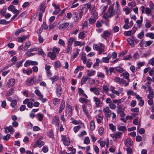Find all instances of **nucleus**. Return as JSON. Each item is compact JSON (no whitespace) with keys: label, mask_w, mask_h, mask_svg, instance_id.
<instances>
[{"label":"nucleus","mask_w":154,"mask_h":154,"mask_svg":"<svg viewBox=\"0 0 154 154\" xmlns=\"http://www.w3.org/2000/svg\"><path fill=\"white\" fill-rule=\"evenodd\" d=\"M116 13H117L114 10L113 6L111 5L109 7L107 13H105L103 14V17L105 19L111 18Z\"/></svg>","instance_id":"obj_1"},{"label":"nucleus","mask_w":154,"mask_h":154,"mask_svg":"<svg viewBox=\"0 0 154 154\" xmlns=\"http://www.w3.org/2000/svg\"><path fill=\"white\" fill-rule=\"evenodd\" d=\"M93 48L95 50H99V54L104 51V45L101 43L95 44L93 45Z\"/></svg>","instance_id":"obj_2"},{"label":"nucleus","mask_w":154,"mask_h":154,"mask_svg":"<svg viewBox=\"0 0 154 154\" xmlns=\"http://www.w3.org/2000/svg\"><path fill=\"white\" fill-rule=\"evenodd\" d=\"M83 111L84 113L88 117L89 116V112L91 108V103L84 104L82 106Z\"/></svg>","instance_id":"obj_3"},{"label":"nucleus","mask_w":154,"mask_h":154,"mask_svg":"<svg viewBox=\"0 0 154 154\" xmlns=\"http://www.w3.org/2000/svg\"><path fill=\"white\" fill-rule=\"evenodd\" d=\"M42 137H41L38 139L36 142H33L32 143V145L33 148H35L38 147L39 148H41L42 146L44 145L45 143L44 141L42 140Z\"/></svg>","instance_id":"obj_4"},{"label":"nucleus","mask_w":154,"mask_h":154,"mask_svg":"<svg viewBox=\"0 0 154 154\" xmlns=\"http://www.w3.org/2000/svg\"><path fill=\"white\" fill-rule=\"evenodd\" d=\"M83 11L80 10L79 12H75L73 14L74 20L77 21L79 20H81L83 15Z\"/></svg>","instance_id":"obj_5"},{"label":"nucleus","mask_w":154,"mask_h":154,"mask_svg":"<svg viewBox=\"0 0 154 154\" xmlns=\"http://www.w3.org/2000/svg\"><path fill=\"white\" fill-rule=\"evenodd\" d=\"M97 12H94L93 15L91 16V18L89 20V23L91 24H93L94 23L97 18Z\"/></svg>","instance_id":"obj_6"},{"label":"nucleus","mask_w":154,"mask_h":154,"mask_svg":"<svg viewBox=\"0 0 154 154\" xmlns=\"http://www.w3.org/2000/svg\"><path fill=\"white\" fill-rule=\"evenodd\" d=\"M61 140L63 142L64 144L66 146H69L70 143L69 138L66 136L63 135H61Z\"/></svg>","instance_id":"obj_7"},{"label":"nucleus","mask_w":154,"mask_h":154,"mask_svg":"<svg viewBox=\"0 0 154 154\" xmlns=\"http://www.w3.org/2000/svg\"><path fill=\"white\" fill-rule=\"evenodd\" d=\"M122 134V133L121 132L117 131L115 134H111L110 135L114 140H116L120 138Z\"/></svg>","instance_id":"obj_8"},{"label":"nucleus","mask_w":154,"mask_h":154,"mask_svg":"<svg viewBox=\"0 0 154 154\" xmlns=\"http://www.w3.org/2000/svg\"><path fill=\"white\" fill-rule=\"evenodd\" d=\"M69 25V23L67 22L61 23L59 25L58 29L61 31H63L68 27Z\"/></svg>","instance_id":"obj_9"},{"label":"nucleus","mask_w":154,"mask_h":154,"mask_svg":"<svg viewBox=\"0 0 154 154\" xmlns=\"http://www.w3.org/2000/svg\"><path fill=\"white\" fill-rule=\"evenodd\" d=\"M93 100L94 102H95L96 106L97 107H99L101 103L100 98L95 96L93 97Z\"/></svg>","instance_id":"obj_10"},{"label":"nucleus","mask_w":154,"mask_h":154,"mask_svg":"<svg viewBox=\"0 0 154 154\" xmlns=\"http://www.w3.org/2000/svg\"><path fill=\"white\" fill-rule=\"evenodd\" d=\"M66 112L68 113L69 116H71L72 115V107L70 105H67L66 107Z\"/></svg>","instance_id":"obj_11"},{"label":"nucleus","mask_w":154,"mask_h":154,"mask_svg":"<svg viewBox=\"0 0 154 154\" xmlns=\"http://www.w3.org/2000/svg\"><path fill=\"white\" fill-rule=\"evenodd\" d=\"M114 82L119 84H123L125 83V81L123 79H121L119 77H116Z\"/></svg>","instance_id":"obj_12"},{"label":"nucleus","mask_w":154,"mask_h":154,"mask_svg":"<svg viewBox=\"0 0 154 154\" xmlns=\"http://www.w3.org/2000/svg\"><path fill=\"white\" fill-rule=\"evenodd\" d=\"M15 83V79H9L7 83V85L8 86L9 88L13 86Z\"/></svg>","instance_id":"obj_13"},{"label":"nucleus","mask_w":154,"mask_h":154,"mask_svg":"<svg viewBox=\"0 0 154 154\" xmlns=\"http://www.w3.org/2000/svg\"><path fill=\"white\" fill-rule=\"evenodd\" d=\"M90 91L93 92L95 94L98 95L100 94V89L96 87H93L90 88Z\"/></svg>","instance_id":"obj_14"},{"label":"nucleus","mask_w":154,"mask_h":154,"mask_svg":"<svg viewBox=\"0 0 154 154\" xmlns=\"http://www.w3.org/2000/svg\"><path fill=\"white\" fill-rule=\"evenodd\" d=\"M52 123L55 125H58L59 124V117L55 116L53 119Z\"/></svg>","instance_id":"obj_15"},{"label":"nucleus","mask_w":154,"mask_h":154,"mask_svg":"<svg viewBox=\"0 0 154 154\" xmlns=\"http://www.w3.org/2000/svg\"><path fill=\"white\" fill-rule=\"evenodd\" d=\"M124 143L126 146H129L133 144V142L130 138H127L125 140Z\"/></svg>","instance_id":"obj_16"},{"label":"nucleus","mask_w":154,"mask_h":154,"mask_svg":"<svg viewBox=\"0 0 154 154\" xmlns=\"http://www.w3.org/2000/svg\"><path fill=\"white\" fill-rule=\"evenodd\" d=\"M35 78L34 77L28 79L27 80V82L26 83V85H31L34 84L35 83Z\"/></svg>","instance_id":"obj_17"},{"label":"nucleus","mask_w":154,"mask_h":154,"mask_svg":"<svg viewBox=\"0 0 154 154\" xmlns=\"http://www.w3.org/2000/svg\"><path fill=\"white\" fill-rule=\"evenodd\" d=\"M5 131L6 133L9 132L10 134L13 133V128L10 125L9 127H7L5 128Z\"/></svg>","instance_id":"obj_18"},{"label":"nucleus","mask_w":154,"mask_h":154,"mask_svg":"<svg viewBox=\"0 0 154 154\" xmlns=\"http://www.w3.org/2000/svg\"><path fill=\"white\" fill-rule=\"evenodd\" d=\"M112 57V55L110 54H109L107 57H103L102 60L103 61L106 63H108L109 62V60Z\"/></svg>","instance_id":"obj_19"},{"label":"nucleus","mask_w":154,"mask_h":154,"mask_svg":"<svg viewBox=\"0 0 154 154\" xmlns=\"http://www.w3.org/2000/svg\"><path fill=\"white\" fill-rule=\"evenodd\" d=\"M79 101L82 103H85L86 104H89L91 103L90 101L85 98L83 97H80L79 99Z\"/></svg>","instance_id":"obj_20"},{"label":"nucleus","mask_w":154,"mask_h":154,"mask_svg":"<svg viewBox=\"0 0 154 154\" xmlns=\"http://www.w3.org/2000/svg\"><path fill=\"white\" fill-rule=\"evenodd\" d=\"M8 10L13 13H15L19 10L15 8V7L13 5H10L8 8Z\"/></svg>","instance_id":"obj_21"},{"label":"nucleus","mask_w":154,"mask_h":154,"mask_svg":"<svg viewBox=\"0 0 154 154\" xmlns=\"http://www.w3.org/2000/svg\"><path fill=\"white\" fill-rule=\"evenodd\" d=\"M136 30H131L126 31L124 32V34L126 36H130L131 35L134 34L135 33Z\"/></svg>","instance_id":"obj_22"},{"label":"nucleus","mask_w":154,"mask_h":154,"mask_svg":"<svg viewBox=\"0 0 154 154\" xmlns=\"http://www.w3.org/2000/svg\"><path fill=\"white\" fill-rule=\"evenodd\" d=\"M28 37V35L26 36L25 35L19 37L18 38V42H22L26 39Z\"/></svg>","instance_id":"obj_23"},{"label":"nucleus","mask_w":154,"mask_h":154,"mask_svg":"<svg viewBox=\"0 0 154 154\" xmlns=\"http://www.w3.org/2000/svg\"><path fill=\"white\" fill-rule=\"evenodd\" d=\"M78 92L79 93L80 96H81L86 98H88L87 95L84 93V91L82 88H79Z\"/></svg>","instance_id":"obj_24"},{"label":"nucleus","mask_w":154,"mask_h":154,"mask_svg":"<svg viewBox=\"0 0 154 154\" xmlns=\"http://www.w3.org/2000/svg\"><path fill=\"white\" fill-rule=\"evenodd\" d=\"M62 93V88L61 86L59 85H57V94L58 96H60Z\"/></svg>","instance_id":"obj_25"},{"label":"nucleus","mask_w":154,"mask_h":154,"mask_svg":"<svg viewBox=\"0 0 154 154\" xmlns=\"http://www.w3.org/2000/svg\"><path fill=\"white\" fill-rule=\"evenodd\" d=\"M35 93L38 97V99H42L43 97V96L41 94L40 91L38 89H36L35 91Z\"/></svg>","instance_id":"obj_26"},{"label":"nucleus","mask_w":154,"mask_h":154,"mask_svg":"<svg viewBox=\"0 0 154 154\" xmlns=\"http://www.w3.org/2000/svg\"><path fill=\"white\" fill-rule=\"evenodd\" d=\"M124 101V99L122 98L120 99L116 100L115 99L112 100V102L114 103H116L117 105L122 103Z\"/></svg>","instance_id":"obj_27"},{"label":"nucleus","mask_w":154,"mask_h":154,"mask_svg":"<svg viewBox=\"0 0 154 154\" xmlns=\"http://www.w3.org/2000/svg\"><path fill=\"white\" fill-rule=\"evenodd\" d=\"M6 11L4 12L3 11H1V13L3 14V16L6 19H8L11 17V15L8 13H5Z\"/></svg>","instance_id":"obj_28"},{"label":"nucleus","mask_w":154,"mask_h":154,"mask_svg":"<svg viewBox=\"0 0 154 154\" xmlns=\"http://www.w3.org/2000/svg\"><path fill=\"white\" fill-rule=\"evenodd\" d=\"M123 11H124L126 15H128L132 11V10L129 9L127 7H125L123 8Z\"/></svg>","instance_id":"obj_29"},{"label":"nucleus","mask_w":154,"mask_h":154,"mask_svg":"<svg viewBox=\"0 0 154 154\" xmlns=\"http://www.w3.org/2000/svg\"><path fill=\"white\" fill-rule=\"evenodd\" d=\"M140 20H137L136 21V23H137V26L139 27H140L143 21V17L142 16L140 17Z\"/></svg>","instance_id":"obj_30"},{"label":"nucleus","mask_w":154,"mask_h":154,"mask_svg":"<svg viewBox=\"0 0 154 154\" xmlns=\"http://www.w3.org/2000/svg\"><path fill=\"white\" fill-rule=\"evenodd\" d=\"M152 9L148 8H146L145 13L148 16L152 15Z\"/></svg>","instance_id":"obj_31"},{"label":"nucleus","mask_w":154,"mask_h":154,"mask_svg":"<svg viewBox=\"0 0 154 154\" xmlns=\"http://www.w3.org/2000/svg\"><path fill=\"white\" fill-rule=\"evenodd\" d=\"M48 55L51 59L53 60L56 57V54L53 52H49L48 53Z\"/></svg>","instance_id":"obj_32"},{"label":"nucleus","mask_w":154,"mask_h":154,"mask_svg":"<svg viewBox=\"0 0 154 154\" xmlns=\"http://www.w3.org/2000/svg\"><path fill=\"white\" fill-rule=\"evenodd\" d=\"M114 10L117 13L119 10L118 2H116V4L115 5L114 4Z\"/></svg>","instance_id":"obj_33"},{"label":"nucleus","mask_w":154,"mask_h":154,"mask_svg":"<svg viewBox=\"0 0 154 154\" xmlns=\"http://www.w3.org/2000/svg\"><path fill=\"white\" fill-rule=\"evenodd\" d=\"M125 24L123 26V28L124 29H127L129 28V26L128 25L129 23V20L128 19H126L125 20Z\"/></svg>","instance_id":"obj_34"},{"label":"nucleus","mask_w":154,"mask_h":154,"mask_svg":"<svg viewBox=\"0 0 154 154\" xmlns=\"http://www.w3.org/2000/svg\"><path fill=\"white\" fill-rule=\"evenodd\" d=\"M110 34V32L107 31H105L103 32V34L101 35L102 37L103 38L109 36Z\"/></svg>","instance_id":"obj_35"},{"label":"nucleus","mask_w":154,"mask_h":154,"mask_svg":"<svg viewBox=\"0 0 154 154\" xmlns=\"http://www.w3.org/2000/svg\"><path fill=\"white\" fill-rule=\"evenodd\" d=\"M90 129L92 131H93L95 129V125L94 122L93 120H92L90 122Z\"/></svg>","instance_id":"obj_36"},{"label":"nucleus","mask_w":154,"mask_h":154,"mask_svg":"<svg viewBox=\"0 0 154 154\" xmlns=\"http://www.w3.org/2000/svg\"><path fill=\"white\" fill-rule=\"evenodd\" d=\"M25 30L23 29H17L15 33V35L16 36H17L21 33L24 32Z\"/></svg>","instance_id":"obj_37"},{"label":"nucleus","mask_w":154,"mask_h":154,"mask_svg":"<svg viewBox=\"0 0 154 154\" xmlns=\"http://www.w3.org/2000/svg\"><path fill=\"white\" fill-rule=\"evenodd\" d=\"M96 118L97 122L99 123L101 122V121L103 120V116L101 115H98L96 116Z\"/></svg>","instance_id":"obj_38"},{"label":"nucleus","mask_w":154,"mask_h":154,"mask_svg":"<svg viewBox=\"0 0 154 154\" xmlns=\"http://www.w3.org/2000/svg\"><path fill=\"white\" fill-rule=\"evenodd\" d=\"M117 127V129L119 131H123L126 130V128L125 126L118 125Z\"/></svg>","instance_id":"obj_39"},{"label":"nucleus","mask_w":154,"mask_h":154,"mask_svg":"<svg viewBox=\"0 0 154 154\" xmlns=\"http://www.w3.org/2000/svg\"><path fill=\"white\" fill-rule=\"evenodd\" d=\"M85 6L86 7V11L88 10H89V11H90L92 8L91 6V2H90L86 4L85 5Z\"/></svg>","instance_id":"obj_40"},{"label":"nucleus","mask_w":154,"mask_h":154,"mask_svg":"<svg viewBox=\"0 0 154 154\" xmlns=\"http://www.w3.org/2000/svg\"><path fill=\"white\" fill-rule=\"evenodd\" d=\"M109 128L113 132H115L116 131V127L115 125H114L113 124L110 123L109 124Z\"/></svg>","instance_id":"obj_41"},{"label":"nucleus","mask_w":154,"mask_h":154,"mask_svg":"<svg viewBox=\"0 0 154 154\" xmlns=\"http://www.w3.org/2000/svg\"><path fill=\"white\" fill-rule=\"evenodd\" d=\"M88 79V77L87 76H83L81 82V84L82 85L84 84Z\"/></svg>","instance_id":"obj_42"},{"label":"nucleus","mask_w":154,"mask_h":154,"mask_svg":"<svg viewBox=\"0 0 154 154\" xmlns=\"http://www.w3.org/2000/svg\"><path fill=\"white\" fill-rule=\"evenodd\" d=\"M146 37H149L151 39H154V34L152 32L147 33L146 35Z\"/></svg>","instance_id":"obj_43"},{"label":"nucleus","mask_w":154,"mask_h":154,"mask_svg":"<svg viewBox=\"0 0 154 154\" xmlns=\"http://www.w3.org/2000/svg\"><path fill=\"white\" fill-rule=\"evenodd\" d=\"M20 11H17L15 13H13V14H15L11 18V20L10 21V22L13 20L15 18H16L18 15L19 14V13H20Z\"/></svg>","instance_id":"obj_44"},{"label":"nucleus","mask_w":154,"mask_h":154,"mask_svg":"<svg viewBox=\"0 0 154 154\" xmlns=\"http://www.w3.org/2000/svg\"><path fill=\"white\" fill-rule=\"evenodd\" d=\"M43 116V114L42 113H38L37 115V118L40 121H42Z\"/></svg>","instance_id":"obj_45"},{"label":"nucleus","mask_w":154,"mask_h":154,"mask_svg":"<svg viewBox=\"0 0 154 154\" xmlns=\"http://www.w3.org/2000/svg\"><path fill=\"white\" fill-rule=\"evenodd\" d=\"M65 106V103L64 102H62L61 104L60 108L59 110V112H61L62 110L64 109Z\"/></svg>","instance_id":"obj_46"},{"label":"nucleus","mask_w":154,"mask_h":154,"mask_svg":"<svg viewBox=\"0 0 154 154\" xmlns=\"http://www.w3.org/2000/svg\"><path fill=\"white\" fill-rule=\"evenodd\" d=\"M40 11L42 12V13H44L45 11V4L44 3H42L40 5Z\"/></svg>","instance_id":"obj_47"},{"label":"nucleus","mask_w":154,"mask_h":154,"mask_svg":"<svg viewBox=\"0 0 154 154\" xmlns=\"http://www.w3.org/2000/svg\"><path fill=\"white\" fill-rule=\"evenodd\" d=\"M85 34L83 31L80 32L79 34L78 37L80 39H83L85 38Z\"/></svg>","instance_id":"obj_48"},{"label":"nucleus","mask_w":154,"mask_h":154,"mask_svg":"<svg viewBox=\"0 0 154 154\" xmlns=\"http://www.w3.org/2000/svg\"><path fill=\"white\" fill-rule=\"evenodd\" d=\"M71 45H68V47L66 49V53L71 54V53L72 48Z\"/></svg>","instance_id":"obj_49"},{"label":"nucleus","mask_w":154,"mask_h":154,"mask_svg":"<svg viewBox=\"0 0 154 154\" xmlns=\"http://www.w3.org/2000/svg\"><path fill=\"white\" fill-rule=\"evenodd\" d=\"M103 111L104 113L111 112V110L110 109L109 107L107 106H106L103 109Z\"/></svg>","instance_id":"obj_50"},{"label":"nucleus","mask_w":154,"mask_h":154,"mask_svg":"<svg viewBox=\"0 0 154 154\" xmlns=\"http://www.w3.org/2000/svg\"><path fill=\"white\" fill-rule=\"evenodd\" d=\"M90 143L89 138L88 137H86L84 139V143L86 144H88Z\"/></svg>","instance_id":"obj_51"},{"label":"nucleus","mask_w":154,"mask_h":154,"mask_svg":"<svg viewBox=\"0 0 154 154\" xmlns=\"http://www.w3.org/2000/svg\"><path fill=\"white\" fill-rule=\"evenodd\" d=\"M95 71L92 70H88L87 71V75L89 76H92L95 73Z\"/></svg>","instance_id":"obj_52"},{"label":"nucleus","mask_w":154,"mask_h":154,"mask_svg":"<svg viewBox=\"0 0 154 154\" xmlns=\"http://www.w3.org/2000/svg\"><path fill=\"white\" fill-rule=\"evenodd\" d=\"M122 75L125 77V79L129 80V74L128 72H124L122 74Z\"/></svg>","instance_id":"obj_53"},{"label":"nucleus","mask_w":154,"mask_h":154,"mask_svg":"<svg viewBox=\"0 0 154 154\" xmlns=\"http://www.w3.org/2000/svg\"><path fill=\"white\" fill-rule=\"evenodd\" d=\"M128 43L132 47H133L134 45V43L133 40L131 38H128L127 40Z\"/></svg>","instance_id":"obj_54"},{"label":"nucleus","mask_w":154,"mask_h":154,"mask_svg":"<svg viewBox=\"0 0 154 154\" xmlns=\"http://www.w3.org/2000/svg\"><path fill=\"white\" fill-rule=\"evenodd\" d=\"M144 35V32L143 31H142L137 35V37L138 38L141 39L143 37Z\"/></svg>","instance_id":"obj_55"},{"label":"nucleus","mask_w":154,"mask_h":154,"mask_svg":"<svg viewBox=\"0 0 154 154\" xmlns=\"http://www.w3.org/2000/svg\"><path fill=\"white\" fill-rule=\"evenodd\" d=\"M154 97V94H153V91H150L149 92V94L148 95V98L149 99H152Z\"/></svg>","instance_id":"obj_56"},{"label":"nucleus","mask_w":154,"mask_h":154,"mask_svg":"<svg viewBox=\"0 0 154 154\" xmlns=\"http://www.w3.org/2000/svg\"><path fill=\"white\" fill-rule=\"evenodd\" d=\"M30 45V42H28L25 45L24 47V49L25 50H26L29 47Z\"/></svg>","instance_id":"obj_57"},{"label":"nucleus","mask_w":154,"mask_h":154,"mask_svg":"<svg viewBox=\"0 0 154 154\" xmlns=\"http://www.w3.org/2000/svg\"><path fill=\"white\" fill-rule=\"evenodd\" d=\"M38 54L41 55L42 56L44 57L46 55V54L41 49H38Z\"/></svg>","instance_id":"obj_58"},{"label":"nucleus","mask_w":154,"mask_h":154,"mask_svg":"<svg viewBox=\"0 0 154 154\" xmlns=\"http://www.w3.org/2000/svg\"><path fill=\"white\" fill-rule=\"evenodd\" d=\"M101 60L98 58L96 59V62L93 65V66H99V64L100 63Z\"/></svg>","instance_id":"obj_59"},{"label":"nucleus","mask_w":154,"mask_h":154,"mask_svg":"<svg viewBox=\"0 0 154 154\" xmlns=\"http://www.w3.org/2000/svg\"><path fill=\"white\" fill-rule=\"evenodd\" d=\"M10 135L8 134L6 136H4L2 139L4 140H7L10 138Z\"/></svg>","instance_id":"obj_60"},{"label":"nucleus","mask_w":154,"mask_h":154,"mask_svg":"<svg viewBox=\"0 0 154 154\" xmlns=\"http://www.w3.org/2000/svg\"><path fill=\"white\" fill-rule=\"evenodd\" d=\"M81 127L80 125L77 126L73 128V130L75 133L78 132L80 129Z\"/></svg>","instance_id":"obj_61"},{"label":"nucleus","mask_w":154,"mask_h":154,"mask_svg":"<svg viewBox=\"0 0 154 154\" xmlns=\"http://www.w3.org/2000/svg\"><path fill=\"white\" fill-rule=\"evenodd\" d=\"M10 22V21H7L5 20H0V24H7Z\"/></svg>","instance_id":"obj_62"},{"label":"nucleus","mask_w":154,"mask_h":154,"mask_svg":"<svg viewBox=\"0 0 154 154\" xmlns=\"http://www.w3.org/2000/svg\"><path fill=\"white\" fill-rule=\"evenodd\" d=\"M50 79L52 81V83H53L54 81L58 80V77L56 75H55L51 78Z\"/></svg>","instance_id":"obj_63"},{"label":"nucleus","mask_w":154,"mask_h":154,"mask_svg":"<svg viewBox=\"0 0 154 154\" xmlns=\"http://www.w3.org/2000/svg\"><path fill=\"white\" fill-rule=\"evenodd\" d=\"M104 131L103 128L101 127H100L98 130V133L100 135H101L102 134Z\"/></svg>","instance_id":"obj_64"}]
</instances>
